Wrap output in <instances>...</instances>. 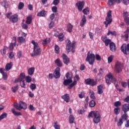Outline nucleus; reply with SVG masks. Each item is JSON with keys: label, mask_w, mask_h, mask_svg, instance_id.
Instances as JSON below:
<instances>
[{"label": "nucleus", "mask_w": 129, "mask_h": 129, "mask_svg": "<svg viewBox=\"0 0 129 129\" xmlns=\"http://www.w3.org/2000/svg\"><path fill=\"white\" fill-rule=\"evenodd\" d=\"M88 117L90 118V117H94L93 121L94 123H98L100 122L101 120V115L98 111H92L88 114Z\"/></svg>", "instance_id": "nucleus-1"}, {"label": "nucleus", "mask_w": 129, "mask_h": 129, "mask_svg": "<svg viewBox=\"0 0 129 129\" xmlns=\"http://www.w3.org/2000/svg\"><path fill=\"white\" fill-rule=\"evenodd\" d=\"M32 44L34 45V53H30L31 57H35L41 54V48L38 45V43L32 40Z\"/></svg>", "instance_id": "nucleus-2"}, {"label": "nucleus", "mask_w": 129, "mask_h": 129, "mask_svg": "<svg viewBox=\"0 0 129 129\" xmlns=\"http://www.w3.org/2000/svg\"><path fill=\"white\" fill-rule=\"evenodd\" d=\"M95 60V55L92 53V51H89L87 53L86 61L89 62L90 65H93Z\"/></svg>", "instance_id": "nucleus-3"}, {"label": "nucleus", "mask_w": 129, "mask_h": 129, "mask_svg": "<svg viewBox=\"0 0 129 129\" xmlns=\"http://www.w3.org/2000/svg\"><path fill=\"white\" fill-rule=\"evenodd\" d=\"M128 118V115L126 113H124L121 117L119 118L118 121L117 123L118 126H121L122 123H123V121H127Z\"/></svg>", "instance_id": "nucleus-4"}, {"label": "nucleus", "mask_w": 129, "mask_h": 129, "mask_svg": "<svg viewBox=\"0 0 129 129\" xmlns=\"http://www.w3.org/2000/svg\"><path fill=\"white\" fill-rule=\"evenodd\" d=\"M112 83H113L114 84H115L116 82V79H115L114 77H113V76L111 74V73H109L108 75H107V77L106 78V83L107 84H111Z\"/></svg>", "instance_id": "nucleus-5"}, {"label": "nucleus", "mask_w": 129, "mask_h": 129, "mask_svg": "<svg viewBox=\"0 0 129 129\" xmlns=\"http://www.w3.org/2000/svg\"><path fill=\"white\" fill-rule=\"evenodd\" d=\"M111 18V11H109L107 13L106 21L104 22V24L105 25L106 28H107L109 24H111V22H112V18Z\"/></svg>", "instance_id": "nucleus-6"}, {"label": "nucleus", "mask_w": 129, "mask_h": 129, "mask_svg": "<svg viewBox=\"0 0 129 129\" xmlns=\"http://www.w3.org/2000/svg\"><path fill=\"white\" fill-rule=\"evenodd\" d=\"M123 69V64L120 61H117L115 65V71L117 73L121 72Z\"/></svg>", "instance_id": "nucleus-7"}, {"label": "nucleus", "mask_w": 129, "mask_h": 129, "mask_svg": "<svg viewBox=\"0 0 129 129\" xmlns=\"http://www.w3.org/2000/svg\"><path fill=\"white\" fill-rule=\"evenodd\" d=\"M75 44L76 42L75 41H73L72 43H71V41L70 40L67 41V51L68 53L70 52V49L73 48L74 49L75 48Z\"/></svg>", "instance_id": "nucleus-8"}, {"label": "nucleus", "mask_w": 129, "mask_h": 129, "mask_svg": "<svg viewBox=\"0 0 129 129\" xmlns=\"http://www.w3.org/2000/svg\"><path fill=\"white\" fill-rule=\"evenodd\" d=\"M85 83L87 85H91V86H95L97 84V82L93 79H87L85 81Z\"/></svg>", "instance_id": "nucleus-9"}, {"label": "nucleus", "mask_w": 129, "mask_h": 129, "mask_svg": "<svg viewBox=\"0 0 129 129\" xmlns=\"http://www.w3.org/2000/svg\"><path fill=\"white\" fill-rule=\"evenodd\" d=\"M84 5H85V2L84 1L80 2L79 1L76 4V7H77L78 9L80 12H82L84 8Z\"/></svg>", "instance_id": "nucleus-10"}, {"label": "nucleus", "mask_w": 129, "mask_h": 129, "mask_svg": "<svg viewBox=\"0 0 129 129\" xmlns=\"http://www.w3.org/2000/svg\"><path fill=\"white\" fill-rule=\"evenodd\" d=\"M20 107H18V110L21 111L22 109H26L27 108V104L22 101L19 102Z\"/></svg>", "instance_id": "nucleus-11"}, {"label": "nucleus", "mask_w": 129, "mask_h": 129, "mask_svg": "<svg viewBox=\"0 0 129 129\" xmlns=\"http://www.w3.org/2000/svg\"><path fill=\"white\" fill-rule=\"evenodd\" d=\"M54 77L57 79V78H60V69L59 68H56L55 70V71L53 73Z\"/></svg>", "instance_id": "nucleus-12"}, {"label": "nucleus", "mask_w": 129, "mask_h": 129, "mask_svg": "<svg viewBox=\"0 0 129 129\" xmlns=\"http://www.w3.org/2000/svg\"><path fill=\"white\" fill-rule=\"evenodd\" d=\"M0 73L3 75L4 80H7L8 79V74H7V72H6V70L3 68L0 69Z\"/></svg>", "instance_id": "nucleus-13"}, {"label": "nucleus", "mask_w": 129, "mask_h": 129, "mask_svg": "<svg viewBox=\"0 0 129 129\" xmlns=\"http://www.w3.org/2000/svg\"><path fill=\"white\" fill-rule=\"evenodd\" d=\"M62 57L64 64H66V65H68V64H69V62H70L69 57H68L65 53L62 54Z\"/></svg>", "instance_id": "nucleus-14"}, {"label": "nucleus", "mask_w": 129, "mask_h": 129, "mask_svg": "<svg viewBox=\"0 0 129 129\" xmlns=\"http://www.w3.org/2000/svg\"><path fill=\"white\" fill-rule=\"evenodd\" d=\"M122 110L124 113H126L127 111H129V104H124L121 107Z\"/></svg>", "instance_id": "nucleus-15"}, {"label": "nucleus", "mask_w": 129, "mask_h": 129, "mask_svg": "<svg viewBox=\"0 0 129 129\" xmlns=\"http://www.w3.org/2000/svg\"><path fill=\"white\" fill-rule=\"evenodd\" d=\"M62 99H63L66 102L68 103L70 101V95L69 94H66L65 95L61 96Z\"/></svg>", "instance_id": "nucleus-16"}, {"label": "nucleus", "mask_w": 129, "mask_h": 129, "mask_svg": "<svg viewBox=\"0 0 129 129\" xmlns=\"http://www.w3.org/2000/svg\"><path fill=\"white\" fill-rule=\"evenodd\" d=\"M19 19H18V14H15L14 15H12L11 18L10 19V21L11 23H17Z\"/></svg>", "instance_id": "nucleus-17"}, {"label": "nucleus", "mask_w": 129, "mask_h": 129, "mask_svg": "<svg viewBox=\"0 0 129 129\" xmlns=\"http://www.w3.org/2000/svg\"><path fill=\"white\" fill-rule=\"evenodd\" d=\"M109 48L112 52H115V51H116V46H115V44L113 42L109 43Z\"/></svg>", "instance_id": "nucleus-18"}, {"label": "nucleus", "mask_w": 129, "mask_h": 129, "mask_svg": "<svg viewBox=\"0 0 129 129\" xmlns=\"http://www.w3.org/2000/svg\"><path fill=\"white\" fill-rule=\"evenodd\" d=\"M115 2L117 4H120V0H108V5L109 6H113Z\"/></svg>", "instance_id": "nucleus-19"}, {"label": "nucleus", "mask_w": 129, "mask_h": 129, "mask_svg": "<svg viewBox=\"0 0 129 129\" xmlns=\"http://www.w3.org/2000/svg\"><path fill=\"white\" fill-rule=\"evenodd\" d=\"M63 80L64 81H63V84L65 86H67V85H68L69 84H70V83H72L73 82L72 79H71L65 80V77H64Z\"/></svg>", "instance_id": "nucleus-20"}, {"label": "nucleus", "mask_w": 129, "mask_h": 129, "mask_svg": "<svg viewBox=\"0 0 129 129\" xmlns=\"http://www.w3.org/2000/svg\"><path fill=\"white\" fill-rule=\"evenodd\" d=\"M98 94H102L103 93V85H100L97 86Z\"/></svg>", "instance_id": "nucleus-21"}, {"label": "nucleus", "mask_w": 129, "mask_h": 129, "mask_svg": "<svg viewBox=\"0 0 129 129\" xmlns=\"http://www.w3.org/2000/svg\"><path fill=\"white\" fill-rule=\"evenodd\" d=\"M13 40H14V43H11L10 45V48L11 50H13L14 49V47L16 46V43L17 42V37H16L15 36H14Z\"/></svg>", "instance_id": "nucleus-22"}, {"label": "nucleus", "mask_w": 129, "mask_h": 129, "mask_svg": "<svg viewBox=\"0 0 129 129\" xmlns=\"http://www.w3.org/2000/svg\"><path fill=\"white\" fill-rule=\"evenodd\" d=\"M55 64H56V65L58 66V67H62V66L63 65L62 61L59 58H57L55 60Z\"/></svg>", "instance_id": "nucleus-23"}, {"label": "nucleus", "mask_w": 129, "mask_h": 129, "mask_svg": "<svg viewBox=\"0 0 129 129\" xmlns=\"http://www.w3.org/2000/svg\"><path fill=\"white\" fill-rule=\"evenodd\" d=\"M86 23V17H85V15H84L80 22L81 27H83V26H84V25H85Z\"/></svg>", "instance_id": "nucleus-24"}, {"label": "nucleus", "mask_w": 129, "mask_h": 129, "mask_svg": "<svg viewBox=\"0 0 129 129\" xmlns=\"http://www.w3.org/2000/svg\"><path fill=\"white\" fill-rule=\"evenodd\" d=\"M12 113H13V114L14 115H15V116H19L20 115H22V113H21L20 112H16V110H15V108H12Z\"/></svg>", "instance_id": "nucleus-25"}, {"label": "nucleus", "mask_w": 129, "mask_h": 129, "mask_svg": "<svg viewBox=\"0 0 129 129\" xmlns=\"http://www.w3.org/2000/svg\"><path fill=\"white\" fill-rule=\"evenodd\" d=\"M12 67H13V64H12V62L7 63L5 67L6 70H7V71H9V70L12 69Z\"/></svg>", "instance_id": "nucleus-26"}, {"label": "nucleus", "mask_w": 129, "mask_h": 129, "mask_svg": "<svg viewBox=\"0 0 129 129\" xmlns=\"http://www.w3.org/2000/svg\"><path fill=\"white\" fill-rule=\"evenodd\" d=\"M124 34H125V35H124V37L125 38V39L127 40L128 39V35H129V27H128L126 31L124 32Z\"/></svg>", "instance_id": "nucleus-27"}, {"label": "nucleus", "mask_w": 129, "mask_h": 129, "mask_svg": "<svg viewBox=\"0 0 129 129\" xmlns=\"http://www.w3.org/2000/svg\"><path fill=\"white\" fill-rule=\"evenodd\" d=\"M38 17H46V11H42L37 14Z\"/></svg>", "instance_id": "nucleus-28"}, {"label": "nucleus", "mask_w": 129, "mask_h": 129, "mask_svg": "<svg viewBox=\"0 0 129 129\" xmlns=\"http://www.w3.org/2000/svg\"><path fill=\"white\" fill-rule=\"evenodd\" d=\"M58 38L60 42H62V41H64V34H63L62 33H60L58 36Z\"/></svg>", "instance_id": "nucleus-29"}, {"label": "nucleus", "mask_w": 129, "mask_h": 129, "mask_svg": "<svg viewBox=\"0 0 129 129\" xmlns=\"http://www.w3.org/2000/svg\"><path fill=\"white\" fill-rule=\"evenodd\" d=\"M34 72H35V68H30L29 69H28V74L31 76L34 74Z\"/></svg>", "instance_id": "nucleus-30"}, {"label": "nucleus", "mask_w": 129, "mask_h": 129, "mask_svg": "<svg viewBox=\"0 0 129 129\" xmlns=\"http://www.w3.org/2000/svg\"><path fill=\"white\" fill-rule=\"evenodd\" d=\"M18 41L19 43H25L26 42V39L23 37V36L19 37L18 38Z\"/></svg>", "instance_id": "nucleus-31"}, {"label": "nucleus", "mask_w": 129, "mask_h": 129, "mask_svg": "<svg viewBox=\"0 0 129 129\" xmlns=\"http://www.w3.org/2000/svg\"><path fill=\"white\" fill-rule=\"evenodd\" d=\"M49 43H50V38H46L43 40L42 45L45 46V45H47V44H49Z\"/></svg>", "instance_id": "nucleus-32"}, {"label": "nucleus", "mask_w": 129, "mask_h": 129, "mask_svg": "<svg viewBox=\"0 0 129 129\" xmlns=\"http://www.w3.org/2000/svg\"><path fill=\"white\" fill-rule=\"evenodd\" d=\"M114 112L116 115L119 114V113L120 112V108H119V107L115 108L114 109Z\"/></svg>", "instance_id": "nucleus-33"}, {"label": "nucleus", "mask_w": 129, "mask_h": 129, "mask_svg": "<svg viewBox=\"0 0 129 129\" xmlns=\"http://www.w3.org/2000/svg\"><path fill=\"white\" fill-rule=\"evenodd\" d=\"M74 119H75L74 116L73 115H70L69 116L70 123H73L74 122Z\"/></svg>", "instance_id": "nucleus-34"}, {"label": "nucleus", "mask_w": 129, "mask_h": 129, "mask_svg": "<svg viewBox=\"0 0 129 129\" xmlns=\"http://www.w3.org/2000/svg\"><path fill=\"white\" fill-rule=\"evenodd\" d=\"M18 87H19V85H16L14 87H12L11 88L12 91H13L14 93H15V92H17V91H18Z\"/></svg>", "instance_id": "nucleus-35"}, {"label": "nucleus", "mask_w": 129, "mask_h": 129, "mask_svg": "<svg viewBox=\"0 0 129 129\" xmlns=\"http://www.w3.org/2000/svg\"><path fill=\"white\" fill-rule=\"evenodd\" d=\"M32 23V16H28L27 18L26 23L30 25Z\"/></svg>", "instance_id": "nucleus-36"}, {"label": "nucleus", "mask_w": 129, "mask_h": 129, "mask_svg": "<svg viewBox=\"0 0 129 129\" xmlns=\"http://www.w3.org/2000/svg\"><path fill=\"white\" fill-rule=\"evenodd\" d=\"M76 84H77V81H74L72 84H71L69 86V89H71L72 87H73V86H74L75 85H76Z\"/></svg>", "instance_id": "nucleus-37"}, {"label": "nucleus", "mask_w": 129, "mask_h": 129, "mask_svg": "<svg viewBox=\"0 0 129 129\" xmlns=\"http://www.w3.org/2000/svg\"><path fill=\"white\" fill-rule=\"evenodd\" d=\"M90 97L92 99H95V96L94 95V92L92 90H90Z\"/></svg>", "instance_id": "nucleus-38"}, {"label": "nucleus", "mask_w": 129, "mask_h": 129, "mask_svg": "<svg viewBox=\"0 0 129 129\" xmlns=\"http://www.w3.org/2000/svg\"><path fill=\"white\" fill-rule=\"evenodd\" d=\"M72 29H73V25H71V24H69L68 25V32L71 33V32H72Z\"/></svg>", "instance_id": "nucleus-39"}, {"label": "nucleus", "mask_w": 129, "mask_h": 129, "mask_svg": "<svg viewBox=\"0 0 129 129\" xmlns=\"http://www.w3.org/2000/svg\"><path fill=\"white\" fill-rule=\"evenodd\" d=\"M20 83V86L23 88H26V84H25V80L19 81Z\"/></svg>", "instance_id": "nucleus-40"}, {"label": "nucleus", "mask_w": 129, "mask_h": 129, "mask_svg": "<svg viewBox=\"0 0 129 129\" xmlns=\"http://www.w3.org/2000/svg\"><path fill=\"white\" fill-rule=\"evenodd\" d=\"M25 75L24 73H21L20 75L19 81L25 80Z\"/></svg>", "instance_id": "nucleus-41"}, {"label": "nucleus", "mask_w": 129, "mask_h": 129, "mask_svg": "<svg viewBox=\"0 0 129 129\" xmlns=\"http://www.w3.org/2000/svg\"><path fill=\"white\" fill-rule=\"evenodd\" d=\"M95 101L92 100L89 103V106H90V107H94V106H95Z\"/></svg>", "instance_id": "nucleus-42"}, {"label": "nucleus", "mask_w": 129, "mask_h": 129, "mask_svg": "<svg viewBox=\"0 0 129 129\" xmlns=\"http://www.w3.org/2000/svg\"><path fill=\"white\" fill-rule=\"evenodd\" d=\"M114 105L116 107H118V106H120L121 105V102L120 101H116L114 103Z\"/></svg>", "instance_id": "nucleus-43"}, {"label": "nucleus", "mask_w": 129, "mask_h": 129, "mask_svg": "<svg viewBox=\"0 0 129 129\" xmlns=\"http://www.w3.org/2000/svg\"><path fill=\"white\" fill-rule=\"evenodd\" d=\"M8 115V114L6 112H4L2 115L0 116V120L2 119H4V118H6V117Z\"/></svg>", "instance_id": "nucleus-44"}, {"label": "nucleus", "mask_w": 129, "mask_h": 129, "mask_svg": "<svg viewBox=\"0 0 129 129\" xmlns=\"http://www.w3.org/2000/svg\"><path fill=\"white\" fill-rule=\"evenodd\" d=\"M30 88L31 89V90H35V89L37 88V86L35 84H31L30 86Z\"/></svg>", "instance_id": "nucleus-45"}, {"label": "nucleus", "mask_w": 129, "mask_h": 129, "mask_svg": "<svg viewBox=\"0 0 129 129\" xmlns=\"http://www.w3.org/2000/svg\"><path fill=\"white\" fill-rule=\"evenodd\" d=\"M111 41L110 39H105L103 42L105 43V46H108Z\"/></svg>", "instance_id": "nucleus-46"}, {"label": "nucleus", "mask_w": 129, "mask_h": 129, "mask_svg": "<svg viewBox=\"0 0 129 129\" xmlns=\"http://www.w3.org/2000/svg\"><path fill=\"white\" fill-rule=\"evenodd\" d=\"M23 8H24V3L20 2L18 5V9L19 10H22Z\"/></svg>", "instance_id": "nucleus-47"}, {"label": "nucleus", "mask_w": 129, "mask_h": 129, "mask_svg": "<svg viewBox=\"0 0 129 129\" xmlns=\"http://www.w3.org/2000/svg\"><path fill=\"white\" fill-rule=\"evenodd\" d=\"M60 52V48L57 45H55V52L59 53Z\"/></svg>", "instance_id": "nucleus-48"}, {"label": "nucleus", "mask_w": 129, "mask_h": 129, "mask_svg": "<svg viewBox=\"0 0 129 129\" xmlns=\"http://www.w3.org/2000/svg\"><path fill=\"white\" fill-rule=\"evenodd\" d=\"M83 12L84 15H87V14L89 13V8H86V9H84Z\"/></svg>", "instance_id": "nucleus-49"}, {"label": "nucleus", "mask_w": 129, "mask_h": 129, "mask_svg": "<svg viewBox=\"0 0 129 129\" xmlns=\"http://www.w3.org/2000/svg\"><path fill=\"white\" fill-rule=\"evenodd\" d=\"M26 81L28 83H30V82H32V78H31V77L30 76L26 77Z\"/></svg>", "instance_id": "nucleus-50"}, {"label": "nucleus", "mask_w": 129, "mask_h": 129, "mask_svg": "<svg viewBox=\"0 0 129 129\" xmlns=\"http://www.w3.org/2000/svg\"><path fill=\"white\" fill-rule=\"evenodd\" d=\"M52 11L53 13H57L58 11V8L56 6L52 7L51 8Z\"/></svg>", "instance_id": "nucleus-51"}, {"label": "nucleus", "mask_w": 129, "mask_h": 129, "mask_svg": "<svg viewBox=\"0 0 129 129\" xmlns=\"http://www.w3.org/2000/svg\"><path fill=\"white\" fill-rule=\"evenodd\" d=\"M84 96H85V92H82L79 95V97L80 98H83V97H84Z\"/></svg>", "instance_id": "nucleus-52"}, {"label": "nucleus", "mask_w": 129, "mask_h": 129, "mask_svg": "<svg viewBox=\"0 0 129 129\" xmlns=\"http://www.w3.org/2000/svg\"><path fill=\"white\" fill-rule=\"evenodd\" d=\"M113 59V55H110L108 57V63H111L112 62V59Z\"/></svg>", "instance_id": "nucleus-53"}, {"label": "nucleus", "mask_w": 129, "mask_h": 129, "mask_svg": "<svg viewBox=\"0 0 129 129\" xmlns=\"http://www.w3.org/2000/svg\"><path fill=\"white\" fill-rule=\"evenodd\" d=\"M114 35L115 36L116 35V32L115 31H108V33H107V36H109V35Z\"/></svg>", "instance_id": "nucleus-54"}, {"label": "nucleus", "mask_w": 129, "mask_h": 129, "mask_svg": "<svg viewBox=\"0 0 129 129\" xmlns=\"http://www.w3.org/2000/svg\"><path fill=\"white\" fill-rule=\"evenodd\" d=\"M123 19L128 18V13L127 12H124L123 13Z\"/></svg>", "instance_id": "nucleus-55"}, {"label": "nucleus", "mask_w": 129, "mask_h": 129, "mask_svg": "<svg viewBox=\"0 0 129 129\" xmlns=\"http://www.w3.org/2000/svg\"><path fill=\"white\" fill-rule=\"evenodd\" d=\"M124 21L127 26L129 25V17H127L126 18H124Z\"/></svg>", "instance_id": "nucleus-56"}, {"label": "nucleus", "mask_w": 129, "mask_h": 129, "mask_svg": "<svg viewBox=\"0 0 129 129\" xmlns=\"http://www.w3.org/2000/svg\"><path fill=\"white\" fill-rule=\"evenodd\" d=\"M12 12H10L8 13L7 15H6V16L7 18H8V19H9V20H11V18H12Z\"/></svg>", "instance_id": "nucleus-57"}, {"label": "nucleus", "mask_w": 129, "mask_h": 129, "mask_svg": "<svg viewBox=\"0 0 129 129\" xmlns=\"http://www.w3.org/2000/svg\"><path fill=\"white\" fill-rule=\"evenodd\" d=\"M60 3V0H54L53 2V4L54 6H57Z\"/></svg>", "instance_id": "nucleus-58"}, {"label": "nucleus", "mask_w": 129, "mask_h": 129, "mask_svg": "<svg viewBox=\"0 0 129 129\" xmlns=\"http://www.w3.org/2000/svg\"><path fill=\"white\" fill-rule=\"evenodd\" d=\"M49 19L51 20V21H53L54 19H55V14L54 13L52 14L49 16Z\"/></svg>", "instance_id": "nucleus-59"}, {"label": "nucleus", "mask_w": 129, "mask_h": 129, "mask_svg": "<svg viewBox=\"0 0 129 129\" xmlns=\"http://www.w3.org/2000/svg\"><path fill=\"white\" fill-rule=\"evenodd\" d=\"M96 59L97 61H100V60H101V57H100L99 54H96Z\"/></svg>", "instance_id": "nucleus-60"}, {"label": "nucleus", "mask_w": 129, "mask_h": 129, "mask_svg": "<svg viewBox=\"0 0 129 129\" xmlns=\"http://www.w3.org/2000/svg\"><path fill=\"white\" fill-rule=\"evenodd\" d=\"M85 112V110H84V109H82L78 111L79 114H83L84 112Z\"/></svg>", "instance_id": "nucleus-61"}, {"label": "nucleus", "mask_w": 129, "mask_h": 129, "mask_svg": "<svg viewBox=\"0 0 129 129\" xmlns=\"http://www.w3.org/2000/svg\"><path fill=\"white\" fill-rule=\"evenodd\" d=\"M54 128H55V129H60V126H59V125H58L57 124V122H55L54 123Z\"/></svg>", "instance_id": "nucleus-62"}, {"label": "nucleus", "mask_w": 129, "mask_h": 129, "mask_svg": "<svg viewBox=\"0 0 129 129\" xmlns=\"http://www.w3.org/2000/svg\"><path fill=\"white\" fill-rule=\"evenodd\" d=\"M22 27L23 29H25V30H27L28 29V25L27 24H22Z\"/></svg>", "instance_id": "nucleus-63"}, {"label": "nucleus", "mask_w": 129, "mask_h": 129, "mask_svg": "<svg viewBox=\"0 0 129 129\" xmlns=\"http://www.w3.org/2000/svg\"><path fill=\"white\" fill-rule=\"evenodd\" d=\"M124 101H125V102H127V103H129V95L127 96L124 99Z\"/></svg>", "instance_id": "nucleus-64"}]
</instances>
